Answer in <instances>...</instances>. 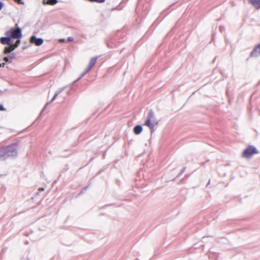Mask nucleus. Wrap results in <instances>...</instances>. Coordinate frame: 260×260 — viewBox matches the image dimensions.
Segmentation results:
<instances>
[{
	"label": "nucleus",
	"instance_id": "nucleus-1",
	"mask_svg": "<svg viewBox=\"0 0 260 260\" xmlns=\"http://www.w3.org/2000/svg\"><path fill=\"white\" fill-rule=\"evenodd\" d=\"M8 36L1 38V42L5 45L8 44V47H6L4 49V53L7 54L13 51L17 48L20 43V39L22 37L21 30L20 28H12L8 32Z\"/></svg>",
	"mask_w": 260,
	"mask_h": 260
},
{
	"label": "nucleus",
	"instance_id": "nucleus-2",
	"mask_svg": "<svg viewBox=\"0 0 260 260\" xmlns=\"http://www.w3.org/2000/svg\"><path fill=\"white\" fill-rule=\"evenodd\" d=\"M158 124V121L156 119L154 113L152 110L149 111L148 117L145 122V125L148 126L152 133L154 126Z\"/></svg>",
	"mask_w": 260,
	"mask_h": 260
},
{
	"label": "nucleus",
	"instance_id": "nucleus-3",
	"mask_svg": "<svg viewBox=\"0 0 260 260\" xmlns=\"http://www.w3.org/2000/svg\"><path fill=\"white\" fill-rule=\"evenodd\" d=\"M257 153H258V151L256 148L252 146H249L244 150L242 153V156L246 158H249L253 154Z\"/></svg>",
	"mask_w": 260,
	"mask_h": 260
},
{
	"label": "nucleus",
	"instance_id": "nucleus-4",
	"mask_svg": "<svg viewBox=\"0 0 260 260\" xmlns=\"http://www.w3.org/2000/svg\"><path fill=\"white\" fill-rule=\"evenodd\" d=\"M260 55V44L256 47L251 53V55L253 56H258Z\"/></svg>",
	"mask_w": 260,
	"mask_h": 260
},
{
	"label": "nucleus",
	"instance_id": "nucleus-5",
	"mask_svg": "<svg viewBox=\"0 0 260 260\" xmlns=\"http://www.w3.org/2000/svg\"><path fill=\"white\" fill-rule=\"evenodd\" d=\"M249 2L256 9L260 8V0H248Z\"/></svg>",
	"mask_w": 260,
	"mask_h": 260
},
{
	"label": "nucleus",
	"instance_id": "nucleus-6",
	"mask_svg": "<svg viewBox=\"0 0 260 260\" xmlns=\"http://www.w3.org/2000/svg\"><path fill=\"white\" fill-rule=\"evenodd\" d=\"M44 40L42 38H37L34 36V44L37 46H40L43 43Z\"/></svg>",
	"mask_w": 260,
	"mask_h": 260
},
{
	"label": "nucleus",
	"instance_id": "nucleus-7",
	"mask_svg": "<svg viewBox=\"0 0 260 260\" xmlns=\"http://www.w3.org/2000/svg\"><path fill=\"white\" fill-rule=\"evenodd\" d=\"M142 131V127L140 125H137L134 128V132L136 135L140 134Z\"/></svg>",
	"mask_w": 260,
	"mask_h": 260
},
{
	"label": "nucleus",
	"instance_id": "nucleus-8",
	"mask_svg": "<svg viewBox=\"0 0 260 260\" xmlns=\"http://www.w3.org/2000/svg\"><path fill=\"white\" fill-rule=\"evenodd\" d=\"M57 2V0H43L44 5H54Z\"/></svg>",
	"mask_w": 260,
	"mask_h": 260
},
{
	"label": "nucleus",
	"instance_id": "nucleus-9",
	"mask_svg": "<svg viewBox=\"0 0 260 260\" xmlns=\"http://www.w3.org/2000/svg\"><path fill=\"white\" fill-rule=\"evenodd\" d=\"M98 58V56H96V57H94L90 59L88 66H89L90 68H91L95 64Z\"/></svg>",
	"mask_w": 260,
	"mask_h": 260
},
{
	"label": "nucleus",
	"instance_id": "nucleus-10",
	"mask_svg": "<svg viewBox=\"0 0 260 260\" xmlns=\"http://www.w3.org/2000/svg\"><path fill=\"white\" fill-rule=\"evenodd\" d=\"M88 1L90 2H96L98 3H102L105 1V0H88Z\"/></svg>",
	"mask_w": 260,
	"mask_h": 260
},
{
	"label": "nucleus",
	"instance_id": "nucleus-11",
	"mask_svg": "<svg viewBox=\"0 0 260 260\" xmlns=\"http://www.w3.org/2000/svg\"><path fill=\"white\" fill-rule=\"evenodd\" d=\"M66 86L62 87L59 90L56 92V93L59 95L61 92H62L66 88Z\"/></svg>",
	"mask_w": 260,
	"mask_h": 260
},
{
	"label": "nucleus",
	"instance_id": "nucleus-12",
	"mask_svg": "<svg viewBox=\"0 0 260 260\" xmlns=\"http://www.w3.org/2000/svg\"><path fill=\"white\" fill-rule=\"evenodd\" d=\"M91 69V68H90L89 66H87V67L85 68V70H84V72H85V73H88V72L90 70V69Z\"/></svg>",
	"mask_w": 260,
	"mask_h": 260
},
{
	"label": "nucleus",
	"instance_id": "nucleus-13",
	"mask_svg": "<svg viewBox=\"0 0 260 260\" xmlns=\"http://www.w3.org/2000/svg\"><path fill=\"white\" fill-rule=\"evenodd\" d=\"M58 95L57 94H56V93H55L54 95L53 96V98L52 99V100H51L50 101V103L52 102L53 101H54L55 100V99L56 98V97L58 96Z\"/></svg>",
	"mask_w": 260,
	"mask_h": 260
},
{
	"label": "nucleus",
	"instance_id": "nucleus-14",
	"mask_svg": "<svg viewBox=\"0 0 260 260\" xmlns=\"http://www.w3.org/2000/svg\"><path fill=\"white\" fill-rule=\"evenodd\" d=\"M86 74V73H85L84 71L83 72V73L80 75V76L79 77V78L78 79V80L81 79L82 77H83L85 74Z\"/></svg>",
	"mask_w": 260,
	"mask_h": 260
},
{
	"label": "nucleus",
	"instance_id": "nucleus-15",
	"mask_svg": "<svg viewBox=\"0 0 260 260\" xmlns=\"http://www.w3.org/2000/svg\"><path fill=\"white\" fill-rule=\"evenodd\" d=\"M4 60L6 62H9V61H10V59L8 57H4Z\"/></svg>",
	"mask_w": 260,
	"mask_h": 260
},
{
	"label": "nucleus",
	"instance_id": "nucleus-16",
	"mask_svg": "<svg viewBox=\"0 0 260 260\" xmlns=\"http://www.w3.org/2000/svg\"><path fill=\"white\" fill-rule=\"evenodd\" d=\"M68 41H73V38L72 37H70L68 38Z\"/></svg>",
	"mask_w": 260,
	"mask_h": 260
},
{
	"label": "nucleus",
	"instance_id": "nucleus-17",
	"mask_svg": "<svg viewBox=\"0 0 260 260\" xmlns=\"http://www.w3.org/2000/svg\"><path fill=\"white\" fill-rule=\"evenodd\" d=\"M59 41V42H64V41H65V39H60Z\"/></svg>",
	"mask_w": 260,
	"mask_h": 260
},
{
	"label": "nucleus",
	"instance_id": "nucleus-18",
	"mask_svg": "<svg viewBox=\"0 0 260 260\" xmlns=\"http://www.w3.org/2000/svg\"><path fill=\"white\" fill-rule=\"evenodd\" d=\"M15 2L18 3H21V0H14Z\"/></svg>",
	"mask_w": 260,
	"mask_h": 260
},
{
	"label": "nucleus",
	"instance_id": "nucleus-19",
	"mask_svg": "<svg viewBox=\"0 0 260 260\" xmlns=\"http://www.w3.org/2000/svg\"><path fill=\"white\" fill-rule=\"evenodd\" d=\"M5 65V64L4 63L0 64V68L2 67H4Z\"/></svg>",
	"mask_w": 260,
	"mask_h": 260
},
{
	"label": "nucleus",
	"instance_id": "nucleus-20",
	"mask_svg": "<svg viewBox=\"0 0 260 260\" xmlns=\"http://www.w3.org/2000/svg\"><path fill=\"white\" fill-rule=\"evenodd\" d=\"M3 107L2 105H0V110H3Z\"/></svg>",
	"mask_w": 260,
	"mask_h": 260
},
{
	"label": "nucleus",
	"instance_id": "nucleus-21",
	"mask_svg": "<svg viewBox=\"0 0 260 260\" xmlns=\"http://www.w3.org/2000/svg\"><path fill=\"white\" fill-rule=\"evenodd\" d=\"M2 7H3V5H2V4L0 3V10L2 9Z\"/></svg>",
	"mask_w": 260,
	"mask_h": 260
},
{
	"label": "nucleus",
	"instance_id": "nucleus-22",
	"mask_svg": "<svg viewBox=\"0 0 260 260\" xmlns=\"http://www.w3.org/2000/svg\"><path fill=\"white\" fill-rule=\"evenodd\" d=\"M49 104V103H47L45 106V107L44 108V109L42 110V112L43 111V110H44V109L45 108V107Z\"/></svg>",
	"mask_w": 260,
	"mask_h": 260
},
{
	"label": "nucleus",
	"instance_id": "nucleus-23",
	"mask_svg": "<svg viewBox=\"0 0 260 260\" xmlns=\"http://www.w3.org/2000/svg\"><path fill=\"white\" fill-rule=\"evenodd\" d=\"M39 190H41V191H43V190H44V189L43 188H39Z\"/></svg>",
	"mask_w": 260,
	"mask_h": 260
},
{
	"label": "nucleus",
	"instance_id": "nucleus-24",
	"mask_svg": "<svg viewBox=\"0 0 260 260\" xmlns=\"http://www.w3.org/2000/svg\"><path fill=\"white\" fill-rule=\"evenodd\" d=\"M30 41L31 42H32V37H31L30 38Z\"/></svg>",
	"mask_w": 260,
	"mask_h": 260
}]
</instances>
